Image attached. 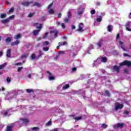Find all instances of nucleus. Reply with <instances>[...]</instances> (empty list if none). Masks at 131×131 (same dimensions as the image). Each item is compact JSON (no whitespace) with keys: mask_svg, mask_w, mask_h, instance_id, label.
Masks as SVG:
<instances>
[{"mask_svg":"<svg viewBox=\"0 0 131 131\" xmlns=\"http://www.w3.org/2000/svg\"><path fill=\"white\" fill-rule=\"evenodd\" d=\"M119 66L122 67V66H127V67H131V61L128 60H124L123 62L119 63Z\"/></svg>","mask_w":131,"mask_h":131,"instance_id":"obj_1","label":"nucleus"},{"mask_svg":"<svg viewBox=\"0 0 131 131\" xmlns=\"http://www.w3.org/2000/svg\"><path fill=\"white\" fill-rule=\"evenodd\" d=\"M41 28H42V24H40L39 26L37 27V28H36V29H38V30H35L33 31V35H34L35 36L37 35V34H38V32H39V31H40Z\"/></svg>","mask_w":131,"mask_h":131,"instance_id":"obj_2","label":"nucleus"},{"mask_svg":"<svg viewBox=\"0 0 131 131\" xmlns=\"http://www.w3.org/2000/svg\"><path fill=\"white\" fill-rule=\"evenodd\" d=\"M82 27H83V23H80L78 25V29L77 30V31H78L79 32H83L84 30H83Z\"/></svg>","mask_w":131,"mask_h":131,"instance_id":"obj_3","label":"nucleus"},{"mask_svg":"<svg viewBox=\"0 0 131 131\" xmlns=\"http://www.w3.org/2000/svg\"><path fill=\"white\" fill-rule=\"evenodd\" d=\"M47 73L49 74L48 78L49 80H55V77L53 76V74L50 72V71H47Z\"/></svg>","mask_w":131,"mask_h":131,"instance_id":"obj_4","label":"nucleus"},{"mask_svg":"<svg viewBox=\"0 0 131 131\" xmlns=\"http://www.w3.org/2000/svg\"><path fill=\"white\" fill-rule=\"evenodd\" d=\"M123 108V104H119L115 106V110L116 111H117V110H119V109H122Z\"/></svg>","mask_w":131,"mask_h":131,"instance_id":"obj_5","label":"nucleus"},{"mask_svg":"<svg viewBox=\"0 0 131 131\" xmlns=\"http://www.w3.org/2000/svg\"><path fill=\"white\" fill-rule=\"evenodd\" d=\"M20 120H21L23 123H24V124H25V125H26L27 123H29V120L26 118H21L20 119Z\"/></svg>","mask_w":131,"mask_h":131,"instance_id":"obj_6","label":"nucleus"},{"mask_svg":"<svg viewBox=\"0 0 131 131\" xmlns=\"http://www.w3.org/2000/svg\"><path fill=\"white\" fill-rule=\"evenodd\" d=\"M20 43V40H16L14 42H12L11 43V47H14V46H17Z\"/></svg>","mask_w":131,"mask_h":131,"instance_id":"obj_7","label":"nucleus"},{"mask_svg":"<svg viewBox=\"0 0 131 131\" xmlns=\"http://www.w3.org/2000/svg\"><path fill=\"white\" fill-rule=\"evenodd\" d=\"M32 4V2H23L21 3V5H23V6H24L25 7H28L29 6V5Z\"/></svg>","mask_w":131,"mask_h":131,"instance_id":"obj_8","label":"nucleus"},{"mask_svg":"<svg viewBox=\"0 0 131 131\" xmlns=\"http://www.w3.org/2000/svg\"><path fill=\"white\" fill-rule=\"evenodd\" d=\"M104 41V40H103V39H100L98 42L97 43L98 47H99V48H101V47H102V45H103V42Z\"/></svg>","mask_w":131,"mask_h":131,"instance_id":"obj_9","label":"nucleus"},{"mask_svg":"<svg viewBox=\"0 0 131 131\" xmlns=\"http://www.w3.org/2000/svg\"><path fill=\"white\" fill-rule=\"evenodd\" d=\"M123 127V123H118L114 126V128H118V127Z\"/></svg>","mask_w":131,"mask_h":131,"instance_id":"obj_10","label":"nucleus"},{"mask_svg":"<svg viewBox=\"0 0 131 131\" xmlns=\"http://www.w3.org/2000/svg\"><path fill=\"white\" fill-rule=\"evenodd\" d=\"M119 45H120L121 46V49H122V50H123L124 52H126V51H127V49L123 48V46H122V45H123V42H122V41H119Z\"/></svg>","mask_w":131,"mask_h":131,"instance_id":"obj_11","label":"nucleus"},{"mask_svg":"<svg viewBox=\"0 0 131 131\" xmlns=\"http://www.w3.org/2000/svg\"><path fill=\"white\" fill-rule=\"evenodd\" d=\"M2 23L3 24H7V23H9L10 22V18H6V19H3L1 20Z\"/></svg>","mask_w":131,"mask_h":131,"instance_id":"obj_12","label":"nucleus"},{"mask_svg":"<svg viewBox=\"0 0 131 131\" xmlns=\"http://www.w3.org/2000/svg\"><path fill=\"white\" fill-rule=\"evenodd\" d=\"M50 33H54L55 37H57L58 36V33H59V32L57 30H53L51 31Z\"/></svg>","mask_w":131,"mask_h":131,"instance_id":"obj_13","label":"nucleus"},{"mask_svg":"<svg viewBox=\"0 0 131 131\" xmlns=\"http://www.w3.org/2000/svg\"><path fill=\"white\" fill-rule=\"evenodd\" d=\"M11 49H8V51H7V54H6V56L8 58H11Z\"/></svg>","mask_w":131,"mask_h":131,"instance_id":"obj_14","label":"nucleus"},{"mask_svg":"<svg viewBox=\"0 0 131 131\" xmlns=\"http://www.w3.org/2000/svg\"><path fill=\"white\" fill-rule=\"evenodd\" d=\"M12 39H13V37H8L6 39L5 41H6V42H7L8 43L9 42H11L12 41Z\"/></svg>","mask_w":131,"mask_h":131,"instance_id":"obj_15","label":"nucleus"},{"mask_svg":"<svg viewBox=\"0 0 131 131\" xmlns=\"http://www.w3.org/2000/svg\"><path fill=\"white\" fill-rule=\"evenodd\" d=\"M113 68L114 70L116 71L118 73V72H119V67L118 66H114L113 67Z\"/></svg>","mask_w":131,"mask_h":131,"instance_id":"obj_16","label":"nucleus"},{"mask_svg":"<svg viewBox=\"0 0 131 131\" xmlns=\"http://www.w3.org/2000/svg\"><path fill=\"white\" fill-rule=\"evenodd\" d=\"M68 43H67V41H64L62 42H58V46L59 47H62V46H66V45H68Z\"/></svg>","mask_w":131,"mask_h":131,"instance_id":"obj_17","label":"nucleus"},{"mask_svg":"<svg viewBox=\"0 0 131 131\" xmlns=\"http://www.w3.org/2000/svg\"><path fill=\"white\" fill-rule=\"evenodd\" d=\"M13 130V126L8 125L7 126L6 131H12Z\"/></svg>","mask_w":131,"mask_h":131,"instance_id":"obj_18","label":"nucleus"},{"mask_svg":"<svg viewBox=\"0 0 131 131\" xmlns=\"http://www.w3.org/2000/svg\"><path fill=\"white\" fill-rule=\"evenodd\" d=\"M130 25H129V23H127L125 25V27H126V30H127L128 31H131V29H129Z\"/></svg>","mask_w":131,"mask_h":131,"instance_id":"obj_19","label":"nucleus"},{"mask_svg":"<svg viewBox=\"0 0 131 131\" xmlns=\"http://www.w3.org/2000/svg\"><path fill=\"white\" fill-rule=\"evenodd\" d=\"M69 88H70V85H69V84H66L62 86V90H67V89H69Z\"/></svg>","mask_w":131,"mask_h":131,"instance_id":"obj_20","label":"nucleus"},{"mask_svg":"<svg viewBox=\"0 0 131 131\" xmlns=\"http://www.w3.org/2000/svg\"><path fill=\"white\" fill-rule=\"evenodd\" d=\"M113 27L112 25H108L107 27V31H108V32H111V31H112Z\"/></svg>","mask_w":131,"mask_h":131,"instance_id":"obj_21","label":"nucleus"},{"mask_svg":"<svg viewBox=\"0 0 131 131\" xmlns=\"http://www.w3.org/2000/svg\"><path fill=\"white\" fill-rule=\"evenodd\" d=\"M32 6V7H35L36 6L38 8H39V7H40V4L37 2H34V3Z\"/></svg>","mask_w":131,"mask_h":131,"instance_id":"obj_22","label":"nucleus"},{"mask_svg":"<svg viewBox=\"0 0 131 131\" xmlns=\"http://www.w3.org/2000/svg\"><path fill=\"white\" fill-rule=\"evenodd\" d=\"M82 119V116H80L79 117H76L74 118V120H76V121H78L79 120H81Z\"/></svg>","mask_w":131,"mask_h":131,"instance_id":"obj_23","label":"nucleus"},{"mask_svg":"<svg viewBox=\"0 0 131 131\" xmlns=\"http://www.w3.org/2000/svg\"><path fill=\"white\" fill-rule=\"evenodd\" d=\"M103 17H102V15H100L96 19L97 22H102V19Z\"/></svg>","mask_w":131,"mask_h":131,"instance_id":"obj_24","label":"nucleus"},{"mask_svg":"<svg viewBox=\"0 0 131 131\" xmlns=\"http://www.w3.org/2000/svg\"><path fill=\"white\" fill-rule=\"evenodd\" d=\"M101 61L103 63H106V62H107V57H101Z\"/></svg>","mask_w":131,"mask_h":131,"instance_id":"obj_25","label":"nucleus"},{"mask_svg":"<svg viewBox=\"0 0 131 131\" xmlns=\"http://www.w3.org/2000/svg\"><path fill=\"white\" fill-rule=\"evenodd\" d=\"M19 38H21V34H18L14 37L15 39H19Z\"/></svg>","mask_w":131,"mask_h":131,"instance_id":"obj_26","label":"nucleus"},{"mask_svg":"<svg viewBox=\"0 0 131 131\" xmlns=\"http://www.w3.org/2000/svg\"><path fill=\"white\" fill-rule=\"evenodd\" d=\"M26 91L27 93H28V94H30V93L34 92V90L33 89H26Z\"/></svg>","mask_w":131,"mask_h":131,"instance_id":"obj_27","label":"nucleus"},{"mask_svg":"<svg viewBox=\"0 0 131 131\" xmlns=\"http://www.w3.org/2000/svg\"><path fill=\"white\" fill-rule=\"evenodd\" d=\"M5 17H7V14L6 13H2L1 14V19H4V18H5Z\"/></svg>","mask_w":131,"mask_h":131,"instance_id":"obj_28","label":"nucleus"},{"mask_svg":"<svg viewBox=\"0 0 131 131\" xmlns=\"http://www.w3.org/2000/svg\"><path fill=\"white\" fill-rule=\"evenodd\" d=\"M32 130H35V131H38L39 130V127H34L32 128Z\"/></svg>","mask_w":131,"mask_h":131,"instance_id":"obj_29","label":"nucleus"},{"mask_svg":"<svg viewBox=\"0 0 131 131\" xmlns=\"http://www.w3.org/2000/svg\"><path fill=\"white\" fill-rule=\"evenodd\" d=\"M7 64V63H4L2 64H1L0 66V69H4V68H5V67H6V65Z\"/></svg>","mask_w":131,"mask_h":131,"instance_id":"obj_30","label":"nucleus"},{"mask_svg":"<svg viewBox=\"0 0 131 131\" xmlns=\"http://www.w3.org/2000/svg\"><path fill=\"white\" fill-rule=\"evenodd\" d=\"M68 17L69 19H70L72 17V14H71V11H69L68 13Z\"/></svg>","mask_w":131,"mask_h":131,"instance_id":"obj_31","label":"nucleus"},{"mask_svg":"<svg viewBox=\"0 0 131 131\" xmlns=\"http://www.w3.org/2000/svg\"><path fill=\"white\" fill-rule=\"evenodd\" d=\"M50 125H52V121L51 120L46 124V126H50Z\"/></svg>","mask_w":131,"mask_h":131,"instance_id":"obj_32","label":"nucleus"},{"mask_svg":"<svg viewBox=\"0 0 131 131\" xmlns=\"http://www.w3.org/2000/svg\"><path fill=\"white\" fill-rule=\"evenodd\" d=\"M43 46H49L50 45V42L49 41H45L43 42Z\"/></svg>","mask_w":131,"mask_h":131,"instance_id":"obj_33","label":"nucleus"},{"mask_svg":"<svg viewBox=\"0 0 131 131\" xmlns=\"http://www.w3.org/2000/svg\"><path fill=\"white\" fill-rule=\"evenodd\" d=\"M36 58V56L35 55V54H32V55L31 56V59L32 60H34V59H35Z\"/></svg>","mask_w":131,"mask_h":131,"instance_id":"obj_34","label":"nucleus"},{"mask_svg":"<svg viewBox=\"0 0 131 131\" xmlns=\"http://www.w3.org/2000/svg\"><path fill=\"white\" fill-rule=\"evenodd\" d=\"M6 81L8 82V83H10V82L12 81V80L11 79V78L7 77L6 78Z\"/></svg>","mask_w":131,"mask_h":131,"instance_id":"obj_35","label":"nucleus"},{"mask_svg":"<svg viewBox=\"0 0 131 131\" xmlns=\"http://www.w3.org/2000/svg\"><path fill=\"white\" fill-rule=\"evenodd\" d=\"M63 21L65 22V23H69V19H68L67 17H65L63 19Z\"/></svg>","mask_w":131,"mask_h":131,"instance_id":"obj_36","label":"nucleus"},{"mask_svg":"<svg viewBox=\"0 0 131 131\" xmlns=\"http://www.w3.org/2000/svg\"><path fill=\"white\" fill-rule=\"evenodd\" d=\"M49 48L48 47H43L42 48L43 51H44V52H48V51L49 50Z\"/></svg>","mask_w":131,"mask_h":131,"instance_id":"obj_37","label":"nucleus"},{"mask_svg":"<svg viewBox=\"0 0 131 131\" xmlns=\"http://www.w3.org/2000/svg\"><path fill=\"white\" fill-rule=\"evenodd\" d=\"M105 93L106 94V96H108L110 98L111 97V95H110V93H109V91H105Z\"/></svg>","mask_w":131,"mask_h":131,"instance_id":"obj_38","label":"nucleus"},{"mask_svg":"<svg viewBox=\"0 0 131 131\" xmlns=\"http://www.w3.org/2000/svg\"><path fill=\"white\" fill-rule=\"evenodd\" d=\"M107 126H108V125H106L105 123L102 124L101 125V127H102V128H107Z\"/></svg>","mask_w":131,"mask_h":131,"instance_id":"obj_39","label":"nucleus"},{"mask_svg":"<svg viewBox=\"0 0 131 131\" xmlns=\"http://www.w3.org/2000/svg\"><path fill=\"white\" fill-rule=\"evenodd\" d=\"M34 15H35V13H30L28 15V17H32Z\"/></svg>","mask_w":131,"mask_h":131,"instance_id":"obj_40","label":"nucleus"},{"mask_svg":"<svg viewBox=\"0 0 131 131\" xmlns=\"http://www.w3.org/2000/svg\"><path fill=\"white\" fill-rule=\"evenodd\" d=\"M8 114H9V111H4V116H8Z\"/></svg>","mask_w":131,"mask_h":131,"instance_id":"obj_41","label":"nucleus"},{"mask_svg":"<svg viewBox=\"0 0 131 131\" xmlns=\"http://www.w3.org/2000/svg\"><path fill=\"white\" fill-rule=\"evenodd\" d=\"M76 116V115L75 114H71L69 115V117H72L73 118V119H74V118H75V117Z\"/></svg>","mask_w":131,"mask_h":131,"instance_id":"obj_42","label":"nucleus"},{"mask_svg":"<svg viewBox=\"0 0 131 131\" xmlns=\"http://www.w3.org/2000/svg\"><path fill=\"white\" fill-rule=\"evenodd\" d=\"M39 55L38 57H41V56H42V55H43V53H42V52L41 50H39Z\"/></svg>","mask_w":131,"mask_h":131,"instance_id":"obj_43","label":"nucleus"},{"mask_svg":"<svg viewBox=\"0 0 131 131\" xmlns=\"http://www.w3.org/2000/svg\"><path fill=\"white\" fill-rule=\"evenodd\" d=\"M91 15H95V14H96V10H91Z\"/></svg>","mask_w":131,"mask_h":131,"instance_id":"obj_44","label":"nucleus"},{"mask_svg":"<svg viewBox=\"0 0 131 131\" xmlns=\"http://www.w3.org/2000/svg\"><path fill=\"white\" fill-rule=\"evenodd\" d=\"M49 13L50 14H54V13H55V11H54V10L51 9L50 10H49Z\"/></svg>","mask_w":131,"mask_h":131,"instance_id":"obj_45","label":"nucleus"},{"mask_svg":"<svg viewBox=\"0 0 131 131\" xmlns=\"http://www.w3.org/2000/svg\"><path fill=\"white\" fill-rule=\"evenodd\" d=\"M123 55L124 57H128V58L130 57V56L126 53H123Z\"/></svg>","mask_w":131,"mask_h":131,"instance_id":"obj_46","label":"nucleus"},{"mask_svg":"<svg viewBox=\"0 0 131 131\" xmlns=\"http://www.w3.org/2000/svg\"><path fill=\"white\" fill-rule=\"evenodd\" d=\"M13 12H14V8H12L9 10V13H13Z\"/></svg>","mask_w":131,"mask_h":131,"instance_id":"obj_47","label":"nucleus"},{"mask_svg":"<svg viewBox=\"0 0 131 131\" xmlns=\"http://www.w3.org/2000/svg\"><path fill=\"white\" fill-rule=\"evenodd\" d=\"M22 69H23V67H19L17 69V71L18 72H20V71H21V70H22Z\"/></svg>","mask_w":131,"mask_h":131,"instance_id":"obj_48","label":"nucleus"},{"mask_svg":"<svg viewBox=\"0 0 131 131\" xmlns=\"http://www.w3.org/2000/svg\"><path fill=\"white\" fill-rule=\"evenodd\" d=\"M61 27L63 28V29H64V28H66V27L65 26V24L62 23L61 24Z\"/></svg>","mask_w":131,"mask_h":131,"instance_id":"obj_49","label":"nucleus"},{"mask_svg":"<svg viewBox=\"0 0 131 131\" xmlns=\"http://www.w3.org/2000/svg\"><path fill=\"white\" fill-rule=\"evenodd\" d=\"M62 17V14L61 13H59L58 14V16H57V18H60Z\"/></svg>","mask_w":131,"mask_h":131,"instance_id":"obj_50","label":"nucleus"},{"mask_svg":"<svg viewBox=\"0 0 131 131\" xmlns=\"http://www.w3.org/2000/svg\"><path fill=\"white\" fill-rule=\"evenodd\" d=\"M52 7H53V3H51V4H50L49 5V6H48V9H51V8H52Z\"/></svg>","mask_w":131,"mask_h":131,"instance_id":"obj_51","label":"nucleus"},{"mask_svg":"<svg viewBox=\"0 0 131 131\" xmlns=\"http://www.w3.org/2000/svg\"><path fill=\"white\" fill-rule=\"evenodd\" d=\"M124 114H125L126 115H128V114H129V112H128V111H126L124 112Z\"/></svg>","mask_w":131,"mask_h":131,"instance_id":"obj_52","label":"nucleus"},{"mask_svg":"<svg viewBox=\"0 0 131 131\" xmlns=\"http://www.w3.org/2000/svg\"><path fill=\"white\" fill-rule=\"evenodd\" d=\"M14 17H15L14 15H11L8 18H9V20H10V19H14Z\"/></svg>","mask_w":131,"mask_h":131,"instance_id":"obj_53","label":"nucleus"},{"mask_svg":"<svg viewBox=\"0 0 131 131\" xmlns=\"http://www.w3.org/2000/svg\"><path fill=\"white\" fill-rule=\"evenodd\" d=\"M59 130V128H55L54 129L51 130V131H58Z\"/></svg>","mask_w":131,"mask_h":131,"instance_id":"obj_54","label":"nucleus"},{"mask_svg":"<svg viewBox=\"0 0 131 131\" xmlns=\"http://www.w3.org/2000/svg\"><path fill=\"white\" fill-rule=\"evenodd\" d=\"M27 56L26 55H23L21 56V59H24V58H27Z\"/></svg>","mask_w":131,"mask_h":131,"instance_id":"obj_55","label":"nucleus"},{"mask_svg":"<svg viewBox=\"0 0 131 131\" xmlns=\"http://www.w3.org/2000/svg\"><path fill=\"white\" fill-rule=\"evenodd\" d=\"M96 6L97 7H99V6H101V3L100 2H97L96 3Z\"/></svg>","mask_w":131,"mask_h":131,"instance_id":"obj_56","label":"nucleus"},{"mask_svg":"<svg viewBox=\"0 0 131 131\" xmlns=\"http://www.w3.org/2000/svg\"><path fill=\"white\" fill-rule=\"evenodd\" d=\"M18 65H22V63L18 62V63H15V66H18Z\"/></svg>","mask_w":131,"mask_h":131,"instance_id":"obj_57","label":"nucleus"},{"mask_svg":"<svg viewBox=\"0 0 131 131\" xmlns=\"http://www.w3.org/2000/svg\"><path fill=\"white\" fill-rule=\"evenodd\" d=\"M48 33H45L44 36H43V38H46V37H47V36H48Z\"/></svg>","mask_w":131,"mask_h":131,"instance_id":"obj_58","label":"nucleus"},{"mask_svg":"<svg viewBox=\"0 0 131 131\" xmlns=\"http://www.w3.org/2000/svg\"><path fill=\"white\" fill-rule=\"evenodd\" d=\"M71 28H72V29H75V28H76L75 26L72 25L71 26Z\"/></svg>","mask_w":131,"mask_h":131,"instance_id":"obj_59","label":"nucleus"},{"mask_svg":"<svg viewBox=\"0 0 131 131\" xmlns=\"http://www.w3.org/2000/svg\"><path fill=\"white\" fill-rule=\"evenodd\" d=\"M119 36H120V34H119V33H118L117 34L116 39H118V38H119Z\"/></svg>","mask_w":131,"mask_h":131,"instance_id":"obj_60","label":"nucleus"},{"mask_svg":"<svg viewBox=\"0 0 131 131\" xmlns=\"http://www.w3.org/2000/svg\"><path fill=\"white\" fill-rule=\"evenodd\" d=\"M0 91H2L3 92H5V88L2 86V89H1Z\"/></svg>","mask_w":131,"mask_h":131,"instance_id":"obj_61","label":"nucleus"},{"mask_svg":"<svg viewBox=\"0 0 131 131\" xmlns=\"http://www.w3.org/2000/svg\"><path fill=\"white\" fill-rule=\"evenodd\" d=\"M76 70H77L76 68H73L72 71L74 72V71H76Z\"/></svg>","mask_w":131,"mask_h":131,"instance_id":"obj_62","label":"nucleus"},{"mask_svg":"<svg viewBox=\"0 0 131 131\" xmlns=\"http://www.w3.org/2000/svg\"><path fill=\"white\" fill-rule=\"evenodd\" d=\"M28 77L29 78H31V74H29L28 75Z\"/></svg>","mask_w":131,"mask_h":131,"instance_id":"obj_63","label":"nucleus"},{"mask_svg":"<svg viewBox=\"0 0 131 131\" xmlns=\"http://www.w3.org/2000/svg\"><path fill=\"white\" fill-rule=\"evenodd\" d=\"M75 56H76V54H75V53H73V54H72V57H75Z\"/></svg>","mask_w":131,"mask_h":131,"instance_id":"obj_64","label":"nucleus"}]
</instances>
